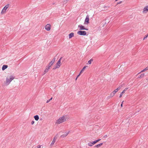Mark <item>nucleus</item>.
I'll return each mask as SVG.
<instances>
[{"label": "nucleus", "mask_w": 148, "mask_h": 148, "mask_svg": "<svg viewBox=\"0 0 148 148\" xmlns=\"http://www.w3.org/2000/svg\"><path fill=\"white\" fill-rule=\"evenodd\" d=\"M67 118V116L64 115L60 117L56 122V123L60 124L63 123L66 120Z\"/></svg>", "instance_id": "f257e3e1"}, {"label": "nucleus", "mask_w": 148, "mask_h": 148, "mask_svg": "<svg viewBox=\"0 0 148 148\" xmlns=\"http://www.w3.org/2000/svg\"><path fill=\"white\" fill-rule=\"evenodd\" d=\"M14 79V77L13 76H10L9 77V78L7 77L6 79V82L5 84L8 85Z\"/></svg>", "instance_id": "f03ea898"}, {"label": "nucleus", "mask_w": 148, "mask_h": 148, "mask_svg": "<svg viewBox=\"0 0 148 148\" xmlns=\"http://www.w3.org/2000/svg\"><path fill=\"white\" fill-rule=\"evenodd\" d=\"M62 58V57H61L59 60H58L54 68H53V69H55L59 68L60 67V66L61 65L60 61Z\"/></svg>", "instance_id": "7ed1b4c3"}, {"label": "nucleus", "mask_w": 148, "mask_h": 148, "mask_svg": "<svg viewBox=\"0 0 148 148\" xmlns=\"http://www.w3.org/2000/svg\"><path fill=\"white\" fill-rule=\"evenodd\" d=\"M77 34H78L81 36H85L86 35V32L84 31H79L77 32Z\"/></svg>", "instance_id": "20e7f679"}, {"label": "nucleus", "mask_w": 148, "mask_h": 148, "mask_svg": "<svg viewBox=\"0 0 148 148\" xmlns=\"http://www.w3.org/2000/svg\"><path fill=\"white\" fill-rule=\"evenodd\" d=\"M9 7V4H8L6 5L3 8V9L2 10L1 12V14H3L4 13H5L6 11V10Z\"/></svg>", "instance_id": "39448f33"}, {"label": "nucleus", "mask_w": 148, "mask_h": 148, "mask_svg": "<svg viewBox=\"0 0 148 148\" xmlns=\"http://www.w3.org/2000/svg\"><path fill=\"white\" fill-rule=\"evenodd\" d=\"M56 58H54L52 60V61L50 62L49 64H48L47 67L49 68L54 63V62H55V60H56Z\"/></svg>", "instance_id": "423d86ee"}, {"label": "nucleus", "mask_w": 148, "mask_h": 148, "mask_svg": "<svg viewBox=\"0 0 148 148\" xmlns=\"http://www.w3.org/2000/svg\"><path fill=\"white\" fill-rule=\"evenodd\" d=\"M148 12V5L145 6L143 9V12L146 13Z\"/></svg>", "instance_id": "0eeeda50"}, {"label": "nucleus", "mask_w": 148, "mask_h": 148, "mask_svg": "<svg viewBox=\"0 0 148 148\" xmlns=\"http://www.w3.org/2000/svg\"><path fill=\"white\" fill-rule=\"evenodd\" d=\"M45 29L47 31H49L51 29V25L49 24H47L45 27Z\"/></svg>", "instance_id": "6e6552de"}, {"label": "nucleus", "mask_w": 148, "mask_h": 148, "mask_svg": "<svg viewBox=\"0 0 148 148\" xmlns=\"http://www.w3.org/2000/svg\"><path fill=\"white\" fill-rule=\"evenodd\" d=\"M85 23L86 24H88L89 23V18L88 15L86 16L85 20Z\"/></svg>", "instance_id": "1a4fd4ad"}, {"label": "nucleus", "mask_w": 148, "mask_h": 148, "mask_svg": "<svg viewBox=\"0 0 148 148\" xmlns=\"http://www.w3.org/2000/svg\"><path fill=\"white\" fill-rule=\"evenodd\" d=\"M69 131L68 132H66L65 134H64L62 135H61V137L62 138H64L65 137H66L68 134H69Z\"/></svg>", "instance_id": "9d476101"}, {"label": "nucleus", "mask_w": 148, "mask_h": 148, "mask_svg": "<svg viewBox=\"0 0 148 148\" xmlns=\"http://www.w3.org/2000/svg\"><path fill=\"white\" fill-rule=\"evenodd\" d=\"M78 27L79 28V29L80 30H84L85 29L84 27L82 25H79Z\"/></svg>", "instance_id": "9b49d317"}, {"label": "nucleus", "mask_w": 148, "mask_h": 148, "mask_svg": "<svg viewBox=\"0 0 148 148\" xmlns=\"http://www.w3.org/2000/svg\"><path fill=\"white\" fill-rule=\"evenodd\" d=\"M56 138H57V137H56V136H55L53 140H52V141L50 145L51 146H52L54 144V143H55V142L56 141Z\"/></svg>", "instance_id": "f8f14e48"}, {"label": "nucleus", "mask_w": 148, "mask_h": 148, "mask_svg": "<svg viewBox=\"0 0 148 148\" xmlns=\"http://www.w3.org/2000/svg\"><path fill=\"white\" fill-rule=\"evenodd\" d=\"M8 66L7 65H4L3 66L2 69L3 71L4 70L6 69H7L8 67Z\"/></svg>", "instance_id": "ddd939ff"}, {"label": "nucleus", "mask_w": 148, "mask_h": 148, "mask_svg": "<svg viewBox=\"0 0 148 148\" xmlns=\"http://www.w3.org/2000/svg\"><path fill=\"white\" fill-rule=\"evenodd\" d=\"M34 117L36 121H38L39 119V116L37 115L34 116Z\"/></svg>", "instance_id": "4468645a"}, {"label": "nucleus", "mask_w": 148, "mask_h": 148, "mask_svg": "<svg viewBox=\"0 0 148 148\" xmlns=\"http://www.w3.org/2000/svg\"><path fill=\"white\" fill-rule=\"evenodd\" d=\"M74 36V34L72 32L69 35V39L71 38Z\"/></svg>", "instance_id": "2eb2a0df"}, {"label": "nucleus", "mask_w": 148, "mask_h": 148, "mask_svg": "<svg viewBox=\"0 0 148 148\" xmlns=\"http://www.w3.org/2000/svg\"><path fill=\"white\" fill-rule=\"evenodd\" d=\"M49 68L47 66L46 67V68L44 71V73L43 75L47 73L49 69Z\"/></svg>", "instance_id": "dca6fc26"}, {"label": "nucleus", "mask_w": 148, "mask_h": 148, "mask_svg": "<svg viewBox=\"0 0 148 148\" xmlns=\"http://www.w3.org/2000/svg\"><path fill=\"white\" fill-rule=\"evenodd\" d=\"M147 70H148V66H147V67H146L145 69H144L143 70H142L138 74H139L140 73H142V72H143L145 71H147Z\"/></svg>", "instance_id": "f3484780"}, {"label": "nucleus", "mask_w": 148, "mask_h": 148, "mask_svg": "<svg viewBox=\"0 0 148 148\" xmlns=\"http://www.w3.org/2000/svg\"><path fill=\"white\" fill-rule=\"evenodd\" d=\"M127 90V88H126L125 89H124L123 91V92L121 93V94H120V96H119V97L120 98L122 96V95H123V94L125 93V91H126V90Z\"/></svg>", "instance_id": "a211bd4d"}, {"label": "nucleus", "mask_w": 148, "mask_h": 148, "mask_svg": "<svg viewBox=\"0 0 148 148\" xmlns=\"http://www.w3.org/2000/svg\"><path fill=\"white\" fill-rule=\"evenodd\" d=\"M103 144V143H100L99 144H97V145H96L95 146V147L98 148V147H101Z\"/></svg>", "instance_id": "6ab92c4d"}, {"label": "nucleus", "mask_w": 148, "mask_h": 148, "mask_svg": "<svg viewBox=\"0 0 148 148\" xmlns=\"http://www.w3.org/2000/svg\"><path fill=\"white\" fill-rule=\"evenodd\" d=\"M145 74L144 73H143L141 74L140 76H139L138 77V78H141L143 77L144 76Z\"/></svg>", "instance_id": "aec40b11"}, {"label": "nucleus", "mask_w": 148, "mask_h": 148, "mask_svg": "<svg viewBox=\"0 0 148 148\" xmlns=\"http://www.w3.org/2000/svg\"><path fill=\"white\" fill-rule=\"evenodd\" d=\"M118 90V89H116L114 90L113 92L112 93L113 94V95H114L117 92Z\"/></svg>", "instance_id": "412c9836"}, {"label": "nucleus", "mask_w": 148, "mask_h": 148, "mask_svg": "<svg viewBox=\"0 0 148 148\" xmlns=\"http://www.w3.org/2000/svg\"><path fill=\"white\" fill-rule=\"evenodd\" d=\"M87 66H84L82 69L81 70V71L80 72V73H81L82 72H83L85 70L86 67H87Z\"/></svg>", "instance_id": "4be33fe9"}, {"label": "nucleus", "mask_w": 148, "mask_h": 148, "mask_svg": "<svg viewBox=\"0 0 148 148\" xmlns=\"http://www.w3.org/2000/svg\"><path fill=\"white\" fill-rule=\"evenodd\" d=\"M93 60L92 59H90L89 61H88V63L89 64H91V62Z\"/></svg>", "instance_id": "5701e85b"}, {"label": "nucleus", "mask_w": 148, "mask_h": 148, "mask_svg": "<svg viewBox=\"0 0 148 148\" xmlns=\"http://www.w3.org/2000/svg\"><path fill=\"white\" fill-rule=\"evenodd\" d=\"M93 145L92 142H90L88 143V145L90 146H92Z\"/></svg>", "instance_id": "b1692460"}, {"label": "nucleus", "mask_w": 148, "mask_h": 148, "mask_svg": "<svg viewBox=\"0 0 148 148\" xmlns=\"http://www.w3.org/2000/svg\"><path fill=\"white\" fill-rule=\"evenodd\" d=\"M52 99V97H51L50 99L49 100H47L46 101V103H49L51 100Z\"/></svg>", "instance_id": "393cba45"}, {"label": "nucleus", "mask_w": 148, "mask_h": 148, "mask_svg": "<svg viewBox=\"0 0 148 148\" xmlns=\"http://www.w3.org/2000/svg\"><path fill=\"white\" fill-rule=\"evenodd\" d=\"M92 144L93 145H94L95 144V143H97V142H96V140H95L93 141V142H92Z\"/></svg>", "instance_id": "a878e982"}, {"label": "nucleus", "mask_w": 148, "mask_h": 148, "mask_svg": "<svg viewBox=\"0 0 148 148\" xmlns=\"http://www.w3.org/2000/svg\"><path fill=\"white\" fill-rule=\"evenodd\" d=\"M148 36V34H147V35L145 36L143 38V40H144L145 38H146Z\"/></svg>", "instance_id": "bb28decb"}, {"label": "nucleus", "mask_w": 148, "mask_h": 148, "mask_svg": "<svg viewBox=\"0 0 148 148\" xmlns=\"http://www.w3.org/2000/svg\"><path fill=\"white\" fill-rule=\"evenodd\" d=\"M34 123V121H32L31 122V124L32 125H33Z\"/></svg>", "instance_id": "cd10ccee"}, {"label": "nucleus", "mask_w": 148, "mask_h": 148, "mask_svg": "<svg viewBox=\"0 0 148 148\" xmlns=\"http://www.w3.org/2000/svg\"><path fill=\"white\" fill-rule=\"evenodd\" d=\"M101 140V139H98L97 140H96V142H97V143L98 142H99V141H100Z\"/></svg>", "instance_id": "c85d7f7f"}, {"label": "nucleus", "mask_w": 148, "mask_h": 148, "mask_svg": "<svg viewBox=\"0 0 148 148\" xmlns=\"http://www.w3.org/2000/svg\"><path fill=\"white\" fill-rule=\"evenodd\" d=\"M41 146H40V145H39L37 146V148H40Z\"/></svg>", "instance_id": "c756f323"}, {"label": "nucleus", "mask_w": 148, "mask_h": 148, "mask_svg": "<svg viewBox=\"0 0 148 148\" xmlns=\"http://www.w3.org/2000/svg\"><path fill=\"white\" fill-rule=\"evenodd\" d=\"M123 102H124V101H123L122 102V103H121V107H123Z\"/></svg>", "instance_id": "7c9ffc66"}, {"label": "nucleus", "mask_w": 148, "mask_h": 148, "mask_svg": "<svg viewBox=\"0 0 148 148\" xmlns=\"http://www.w3.org/2000/svg\"><path fill=\"white\" fill-rule=\"evenodd\" d=\"M121 88V86H119L118 88H117L116 89H118V90H119Z\"/></svg>", "instance_id": "2f4dec72"}, {"label": "nucleus", "mask_w": 148, "mask_h": 148, "mask_svg": "<svg viewBox=\"0 0 148 148\" xmlns=\"http://www.w3.org/2000/svg\"><path fill=\"white\" fill-rule=\"evenodd\" d=\"M107 135H105V136H104V138H106V137H107Z\"/></svg>", "instance_id": "473e14b6"}, {"label": "nucleus", "mask_w": 148, "mask_h": 148, "mask_svg": "<svg viewBox=\"0 0 148 148\" xmlns=\"http://www.w3.org/2000/svg\"><path fill=\"white\" fill-rule=\"evenodd\" d=\"M84 30H88V29H87V28H85V29H84Z\"/></svg>", "instance_id": "72a5a7b5"}, {"label": "nucleus", "mask_w": 148, "mask_h": 148, "mask_svg": "<svg viewBox=\"0 0 148 148\" xmlns=\"http://www.w3.org/2000/svg\"><path fill=\"white\" fill-rule=\"evenodd\" d=\"M80 74H81V73H80L79 74V75H78L77 76V77H78L79 76V75H80Z\"/></svg>", "instance_id": "f704fd0d"}, {"label": "nucleus", "mask_w": 148, "mask_h": 148, "mask_svg": "<svg viewBox=\"0 0 148 148\" xmlns=\"http://www.w3.org/2000/svg\"><path fill=\"white\" fill-rule=\"evenodd\" d=\"M42 120V118H40V120Z\"/></svg>", "instance_id": "c9c22d12"}, {"label": "nucleus", "mask_w": 148, "mask_h": 148, "mask_svg": "<svg viewBox=\"0 0 148 148\" xmlns=\"http://www.w3.org/2000/svg\"><path fill=\"white\" fill-rule=\"evenodd\" d=\"M77 78H78V77H76V79H75V80H77Z\"/></svg>", "instance_id": "e433bc0d"}, {"label": "nucleus", "mask_w": 148, "mask_h": 148, "mask_svg": "<svg viewBox=\"0 0 148 148\" xmlns=\"http://www.w3.org/2000/svg\"><path fill=\"white\" fill-rule=\"evenodd\" d=\"M118 0H115V1H118Z\"/></svg>", "instance_id": "4c0bfd02"}]
</instances>
